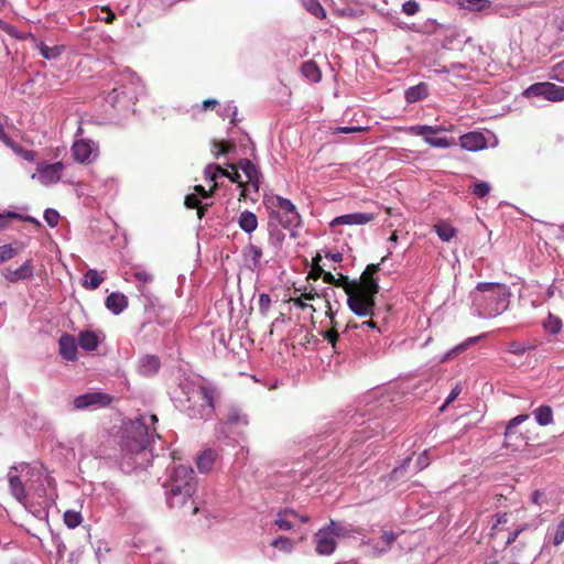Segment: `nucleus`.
<instances>
[{
	"instance_id": "obj_63",
	"label": "nucleus",
	"mask_w": 564,
	"mask_h": 564,
	"mask_svg": "<svg viewBox=\"0 0 564 564\" xmlns=\"http://www.w3.org/2000/svg\"><path fill=\"white\" fill-rule=\"evenodd\" d=\"M462 391V388L457 384L449 393V395L447 397L445 403L443 404V406L441 408V410H443L446 405H448L449 403H452L460 393Z\"/></svg>"
},
{
	"instance_id": "obj_44",
	"label": "nucleus",
	"mask_w": 564,
	"mask_h": 564,
	"mask_svg": "<svg viewBox=\"0 0 564 564\" xmlns=\"http://www.w3.org/2000/svg\"><path fill=\"white\" fill-rule=\"evenodd\" d=\"M426 143L433 148L446 149L456 144L454 138H426Z\"/></svg>"
},
{
	"instance_id": "obj_6",
	"label": "nucleus",
	"mask_w": 564,
	"mask_h": 564,
	"mask_svg": "<svg viewBox=\"0 0 564 564\" xmlns=\"http://www.w3.org/2000/svg\"><path fill=\"white\" fill-rule=\"evenodd\" d=\"M528 419L529 414H519L507 423L502 444L505 448L516 452L528 444V437L518 431V425Z\"/></svg>"
},
{
	"instance_id": "obj_48",
	"label": "nucleus",
	"mask_w": 564,
	"mask_h": 564,
	"mask_svg": "<svg viewBox=\"0 0 564 564\" xmlns=\"http://www.w3.org/2000/svg\"><path fill=\"white\" fill-rule=\"evenodd\" d=\"M490 189L491 187L488 183L476 182L471 187V193L478 198H484L489 194Z\"/></svg>"
},
{
	"instance_id": "obj_59",
	"label": "nucleus",
	"mask_w": 564,
	"mask_h": 564,
	"mask_svg": "<svg viewBox=\"0 0 564 564\" xmlns=\"http://www.w3.org/2000/svg\"><path fill=\"white\" fill-rule=\"evenodd\" d=\"M133 275L139 282L142 283H150L153 280L152 274L145 270H137L134 271Z\"/></svg>"
},
{
	"instance_id": "obj_30",
	"label": "nucleus",
	"mask_w": 564,
	"mask_h": 564,
	"mask_svg": "<svg viewBox=\"0 0 564 564\" xmlns=\"http://www.w3.org/2000/svg\"><path fill=\"white\" fill-rule=\"evenodd\" d=\"M457 4L462 9L481 12L489 9L492 3L490 0H457Z\"/></svg>"
},
{
	"instance_id": "obj_42",
	"label": "nucleus",
	"mask_w": 564,
	"mask_h": 564,
	"mask_svg": "<svg viewBox=\"0 0 564 564\" xmlns=\"http://www.w3.org/2000/svg\"><path fill=\"white\" fill-rule=\"evenodd\" d=\"M63 518H64V523L69 529L77 528L82 523V521H83V517H82L80 512L75 511V510H67V511H65Z\"/></svg>"
},
{
	"instance_id": "obj_12",
	"label": "nucleus",
	"mask_w": 564,
	"mask_h": 564,
	"mask_svg": "<svg viewBox=\"0 0 564 564\" xmlns=\"http://www.w3.org/2000/svg\"><path fill=\"white\" fill-rule=\"evenodd\" d=\"M315 551L318 555H330L337 547V542L325 527L321 528L314 535Z\"/></svg>"
},
{
	"instance_id": "obj_11",
	"label": "nucleus",
	"mask_w": 564,
	"mask_h": 564,
	"mask_svg": "<svg viewBox=\"0 0 564 564\" xmlns=\"http://www.w3.org/2000/svg\"><path fill=\"white\" fill-rule=\"evenodd\" d=\"M166 501L170 508L173 509H188L189 514H196L198 508L195 506L194 500L192 499L194 492L185 494L184 490L181 492L176 491H166Z\"/></svg>"
},
{
	"instance_id": "obj_14",
	"label": "nucleus",
	"mask_w": 564,
	"mask_h": 564,
	"mask_svg": "<svg viewBox=\"0 0 564 564\" xmlns=\"http://www.w3.org/2000/svg\"><path fill=\"white\" fill-rule=\"evenodd\" d=\"M2 275L10 283H15L21 280H28L33 276V263L32 260H26L22 265L15 270L9 268L2 271Z\"/></svg>"
},
{
	"instance_id": "obj_22",
	"label": "nucleus",
	"mask_w": 564,
	"mask_h": 564,
	"mask_svg": "<svg viewBox=\"0 0 564 564\" xmlns=\"http://www.w3.org/2000/svg\"><path fill=\"white\" fill-rule=\"evenodd\" d=\"M128 306V299L126 295L113 292L106 299V307L113 314H120Z\"/></svg>"
},
{
	"instance_id": "obj_23",
	"label": "nucleus",
	"mask_w": 564,
	"mask_h": 564,
	"mask_svg": "<svg viewBox=\"0 0 564 564\" xmlns=\"http://www.w3.org/2000/svg\"><path fill=\"white\" fill-rule=\"evenodd\" d=\"M100 344L99 337L91 330H83L78 334V345L87 351H93Z\"/></svg>"
},
{
	"instance_id": "obj_3",
	"label": "nucleus",
	"mask_w": 564,
	"mask_h": 564,
	"mask_svg": "<svg viewBox=\"0 0 564 564\" xmlns=\"http://www.w3.org/2000/svg\"><path fill=\"white\" fill-rule=\"evenodd\" d=\"M476 290L480 293H489L490 296L475 297L478 305L481 307L480 314L485 317H492L499 315L507 306L508 288L500 283L480 282L477 284Z\"/></svg>"
},
{
	"instance_id": "obj_58",
	"label": "nucleus",
	"mask_w": 564,
	"mask_h": 564,
	"mask_svg": "<svg viewBox=\"0 0 564 564\" xmlns=\"http://www.w3.org/2000/svg\"><path fill=\"white\" fill-rule=\"evenodd\" d=\"M368 127H337L334 130V133H356V132H362L368 131Z\"/></svg>"
},
{
	"instance_id": "obj_55",
	"label": "nucleus",
	"mask_w": 564,
	"mask_h": 564,
	"mask_svg": "<svg viewBox=\"0 0 564 564\" xmlns=\"http://www.w3.org/2000/svg\"><path fill=\"white\" fill-rule=\"evenodd\" d=\"M323 296L325 297V308H326L325 314L330 319V326H338V322L335 318V313L332 308V304H330L329 300L327 299V296H328L327 291H324Z\"/></svg>"
},
{
	"instance_id": "obj_36",
	"label": "nucleus",
	"mask_w": 564,
	"mask_h": 564,
	"mask_svg": "<svg viewBox=\"0 0 564 564\" xmlns=\"http://www.w3.org/2000/svg\"><path fill=\"white\" fill-rule=\"evenodd\" d=\"M397 538H398V534L392 531H386V530L382 531L381 540L384 543V546L379 547L378 545H375L373 546L375 555L379 556V555H382L383 553H386L390 549L391 544L397 540Z\"/></svg>"
},
{
	"instance_id": "obj_15",
	"label": "nucleus",
	"mask_w": 564,
	"mask_h": 564,
	"mask_svg": "<svg viewBox=\"0 0 564 564\" xmlns=\"http://www.w3.org/2000/svg\"><path fill=\"white\" fill-rule=\"evenodd\" d=\"M460 147L467 151H479L487 147V139L481 132H468L459 138Z\"/></svg>"
},
{
	"instance_id": "obj_57",
	"label": "nucleus",
	"mask_w": 564,
	"mask_h": 564,
	"mask_svg": "<svg viewBox=\"0 0 564 564\" xmlns=\"http://www.w3.org/2000/svg\"><path fill=\"white\" fill-rule=\"evenodd\" d=\"M184 204L189 209H196L200 204V199L196 194H188L185 196Z\"/></svg>"
},
{
	"instance_id": "obj_27",
	"label": "nucleus",
	"mask_w": 564,
	"mask_h": 564,
	"mask_svg": "<svg viewBox=\"0 0 564 564\" xmlns=\"http://www.w3.org/2000/svg\"><path fill=\"white\" fill-rule=\"evenodd\" d=\"M429 95V88L425 83H420L405 90V100L410 104L424 99Z\"/></svg>"
},
{
	"instance_id": "obj_39",
	"label": "nucleus",
	"mask_w": 564,
	"mask_h": 564,
	"mask_svg": "<svg viewBox=\"0 0 564 564\" xmlns=\"http://www.w3.org/2000/svg\"><path fill=\"white\" fill-rule=\"evenodd\" d=\"M408 132L413 135L423 137L424 141L426 142V138H431V135L434 134V126H427V124L411 126L408 128Z\"/></svg>"
},
{
	"instance_id": "obj_10",
	"label": "nucleus",
	"mask_w": 564,
	"mask_h": 564,
	"mask_svg": "<svg viewBox=\"0 0 564 564\" xmlns=\"http://www.w3.org/2000/svg\"><path fill=\"white\" fill-rule=\"evenodd\" d=\"M72 154L76 162L89 164L98 156V147L90 140L80 139L73 143Z\"/></svg>"
},
{
	"instance_id": "obj_41",
	"label": "nucleus",
	"mask_w": 564,
	"mask_h": 564,
	"mask_svg": "<svg viewBox=\"0 0 564 564\" xmlns=\"http://www.w3.org/2000/svg\"><path fill=\"white\" fill-rule=\"evenodd\" d=\"M543 327L547 333L558 334L562 329V321L560 317L549 314L546 321L543 323Z\"/></svg>"
},
{
	"instance_id": "obj_54",
	"label": "nucleus",
	"mask_w": 564,
	"mask_h": 564,
	"mask_svg": "<svg viewBox=\"0 0 564 564\" xmlns=\"http://www.w3.org/2000/svg\"><path fill=\"white\" fill-rule=\"evenodd\" d=\"M364 326H367V327H370V328H378L377 323L372 319V317H370V319L365 321L361 324H357V323H354V322H348L347 325H346L345 330L343 332V334L347 333L349 329L360 328V327H364Z\"/></svg>"
},
{
	"instance_id": "obj_46",
	"label": "nucleus",
	"mask_w": 564,
	"mask_h": 564,
	"mask_svg": "<svg viewBox=\"0 0 564 564\" xmlns=\"http://www.w3.org/2000/svg\"><path fill=\"white\" fill-rule=\"evenodd\" d=\"M205 177L210 181H216L219 175H227V170L218 164H208L204 171Z\"/></svg>"
},
{
	"instance_id": "obj_17",
	"label": "nucleus",
	"mask_w": 564,
	"mask_h": 564,
	"mask_svg": "<svg viewBox=\"0 0 564 564\" xmlns=\"http://www.w3.org/2000/svg\"><path fill=\"white\" fill-rule=\"evenodd\" d=\"M245 264L251 271H257L261 267L262 249L253 243H249L242 250Z\"/></svg>"
},
{
	"instance_id": "obj_51",
	"label": "nucleus",
	"mask_w": 564,
	"mask_h": 564,
	"mask_svg": "<svg viewBox=\"0 0 564 564\" xmlns=\"http://www.w3.org/2000/svg\"><path fill=\"white\" fill-rule=\"evenodd\" d=\"M420 11V4L415 0H408L402 4V12L409 17L415 15Z\"/></svg>"
},
{
	"instance_id": "obj_7",
	"label": "nucleus",
	"mask_w": 564,
	"mask_h": 564,
	"mask_svg": "<svg viewBox=\"0 0 564 564\" xmlns=\"http://www.w3.org/2000/svg\"><path fill=\"white\" fill-rule=\"evenodd\" d=\"M113 398L101 391L87 392L74 400V409L86 410L91 408H106L111 404Z\"/></svg>"
},
{
	"instance_id": "obj_34",
	"label": "nucleus",
	"mask_w": 564,
	"mask_h": 564,
	"mask_svg": "<svg viewBox=\"0 0 564 564\" xmlns=\"http://www.w3.org/2000/svg\"><path fill=\"white\" fill-rule=\"evenodd\" d=\"M434 229L443 241H449L456 235V229L445 221H441L434 226Z\"/></svg>"
},
{
	"instance_id": "obj_9",
	"label": "nucleus",
	"mask_w": 564,
	"mask_h": 564,
	"mask_svg": "<svg viewBox=\"0 0 564 564\" xmlns=\"http://www.w3.org/2000/svg\"><path fill=\"white\" fill-rule=\"evenodd\" d=\"M64 170L62 162L46 163L40 162L36 165V173L32 175V178L39 177V181L43 185L55 184L61 180Z\"/></svg>"
},
{
	"instance_id": "obj_16",
	"label": "nucleus",
	"mask_w": 564,
	"mask_h": 564,
	"mask_svg": "<svg viewBox=\"0 0 564 564\" xmlns=\"http://www.w3.org/2000/svg\"><path fill=\"white\" fill-rule=\"evenodd\" d=\"M58 351L63 359L74 361L77 359V343L74 336L64 333L58 340Z\"/></svg>"
},
{
	"instance_id": "obj_13",
	"label": "nucleus",
	"mask_w": 564,
	"mask_h": 564,
	"mask_svg": "<svg viewBox=\"0 0 564 564\" xmlns=\"http://www.w3.org/2000/svg\"><path fill=\"white\" fill-rule=\"evenodd\" d=\"M376 218V215L372 213H354L341 215L334 218L330 223L332 227L339 225H366L372 221Z\"/></svg>"
},
{
	"instance_id": "obj_8",
	"label": "nucleus",
	"mask_w": 564,
	"mask_h": 564,
	"mask_svg": "<svg viewBox=\"0 0 564 564\" xmlns=\"http://www.w3.org/2000/svg\"><path fill=\"white\" fill-rule=\"evenodd\" d=\"M525 94L543 97L550 101H562L564 100V86H557L550 82L535 83L525 90Z\"/></svg>"
},
{
	"instance_id": "obj_47",
	"label": "nucleus",
	"mask_w": 564,
	"mask_h": 564,
	"mask_svg": "<svg viewBox=\"0 0 564 564\" xmlns=\"http://www.w3.org/2000/svg\"><path fill=\"white\" fill-rule=\"evenodd\" d=\"M323 338L332 345V347L337 351V341L339 340V333L337 326H330L329 329L321 333Z\"/></svg>"
},
{
	"instance_id": "obj_1",
	"label": "nucleus",
	"mask_w": 564,
	"mask_h": 564,
	"mask_svg": "<svg viewBox=\"0 0 564 564\" xmlns=\"http://www.w3.org/2000/svg\"><path fill=\"white\" fill-rule=\"evenodd\" d=\"M158 417L154 414H141L139 417L131 420L124 427L123 435L120 441V448L123 456L133 457V464L137 467H143L148 462V447L156 434L154 424Z\"/></svg>"
},
{
	"instance_id": "obj_5",
	"label": "nucleus",
	"mask_w": 564,
	"mask_h": 564,
	"mask_svg": "<svg viewBox=\"0 0 564 564\" xmlns=\"http://www.w3.org/2000/svg\"><path fill=\"white\" fill-rule=\"evenodd\" d=\"M166 491L181 492H195L196 482L194 470L191 466L178 465L171 473L170 477L164 482Z\"/></svg>"
},
{
	"instance_id": "obj_20",
	"label": "nucleus",
	"mask_w": 564,
	"mask_h": 564,
	"mask_svg": "<svg viewBox=\"0 0 564 564\" xmlns=\"http://www.w3.org/2000/svg\"><path fill=\"white\" fill-rule=\"evenodd\" d=\"M219 454L213 448H206L198 454L196 458V466L199 473L207 474L213 469V466L218 458Z\"/></svg>"
},
{
	"instance_id": "obj_2",
	"label": "nucleus",
	"mask_w": 564,
	"mask_h": 564,
	"mask_svg": "<svg viewBox=\"0 0 564 564\" xmlns=\"http://www.w3.org/2000/svg\"><path fill=\"white\" fill-rule=\"evenodd\" d=\"M380 263H371L366 267L358 279V284L347 294L349 310L359 317H373L376 296L380 286L375 274L381 269Z\"/></svg>"
},
{
	"instance_id": "obj_29",
	"label": "nucleus",
	"mask_w": 564,
	"mask_h": 564,
	"mask_svg": "<svg viewBox=\"0 0 564 564\" xmlns=\"http://www.w3.org/2000/svg\"><path fill=\"white\" fill-rule=\"evenodd\" d=\"M238 224L245 232L251 234L258 227V219L252 212L245 210L240 214Z\"/></svg>"
},
{
	"instance_id": "obj_56",
	"label": "nucleus",
	"mask_w": 564,
	"mask_h": 564,
	"mask_svg": "<svg viewBox=\"0 0 564 564\" xmlns=\"http://www.w3.org/2000/svg\"><path fill=\"white\" fill-rule=\"evenodd\" d=\"M564 541V517L561 519V521L557 524L553 543L554 545H560Z\"/></svg>"
},
{
	"instance_id": "obj_64",
	"label": "nucleus",
	"mask_w": 564,
	"mask_h": 564,
	"mask_svg": "<svg viewBox=\"0 0 564 564\" xmlns=\"http://www.w3.org/2000/svg\"><path fill=\"white\" fill-rule=\"evenodd\" d=\"M417 466H419V469H424L425 467H427L430 465V458L426 454V452H424L419 458H417Z\"/></svg>"
},
{
	"instance_id": "obj_21",
	"label": "nucleus",
	"mask_w": 564,
	"mask_h": 564,
	"mask_svg": "<svg viewBox=\"0 0 564 564\" xmlns=\"http://www.w3.org/2000/svg\"><path fill=\"white\" fill-rule=\"evenodd\" d=\"M328 529L329 533L335 538H349L355 533H359V530L354 528L352 525H346L340 522L330 520L328 524L324 525Z\"/></svg>"
},
{
	"instance_id": "obj_45",
	"label": "nucleus",
	"mask_w": 564,
	"mask_h": 564,
	"mask_svg": "<svg viewBox=\"0 0 564 564\" xmlns=\"http://www.w3.org/2000/svg\"><path fill=\"white\" fill-rule=\"evenodd\" d=\"M303 4L316 18H325V10L318 0H303Z\"/></svg>"
},
{
	"instance_id": "obj_52",
	"label": "nucleus",
	"mask_w": 564,
	"mask_h": 564,
	"mask_svg": "<svg viewBox=\"0 0 564 564\" xmlns=\"http://www.w3.org/2000/svg\"><path fill=\"white\" fill-rule=\"evenodd\" d=\"M44 219L50 227H55L59 221V214L55 209L47 208L44 212Z\"/></svg>"
},
{
	"instance_id": "obj_35",
	"label": "nucleus",
	"mask_w": 564,
	"mask_h": 564,
	"mask_svg": "<svg viewBox=\"0 0 564 564\" xmlns=\"http://www.w3.org/2000/svg\"><path fill=\"white\" fill-rule=\"evenodd\" d=\"M228 167L231 170V172L227 171V175L225 176L228 177L231 182L238 183L239 187H241L240 199L246 198V192L249 183L240 181V174L238 172L239 169L236 164H228Z\"/></svg>"
},
{
	"instance_id": "obj_32",
	"label": "nucleus",
	"mask_w": 564,
	"mask_h": 564,
	"mask_svg": "<svg viewBox=\"0 0 564 564\" xmlns=\"http://www.w3.org/2000/svg\"><path fill=\"white\" fill-rule=\"evenodd\" d=\"M104 279L99 275V273L89 269L84 275L83 286L87 290H96L102 283Z\"/></svg>"
},
{
	"instance_id": "obj_31",
	"label": "nucleus",
	"mask_w": 564,
	"mask_h": 564,
	"mask_svg": "<svg viewBox=\"0 0 564 564\" xmlns=\"http://www.w3.org/2000/svg\"><path fill=\"white\" fill-rule=\"evenodd\" d=\"M539 425L545 426L553 422V410L550 405H541L533 412Z\"/></svg>"
},
{
	"instance_id": "obj_28",
	"label": "nucleus",
	"mask_w": 564,
	"mask_h": 564,
	"mask_svg": "<svg viewBox=\"0 0 564 564\" xmlns=\"http://www.w3.org/2000/svg\"><path fill=\"white\" fill-rule=\"evenodd\" d=\"M297 517V512L293 509H284L276 513L275 518V525L280 530H291L293 528V523L291 521V518Z\"/></svg>"
},
{
	"instance_id": "obj_60",
	"label": "nucleus",
	"mask_w": 564,
	"mask_h": 564,
	"mask_svg": "<svg viewBox=\"0 0 564 564\" xmlns=\"http://www.w3.org/2000/svg\"><path fill=\"white\" fill-rule=\"evenodd\" d=\"M217 184L215 183L213 187L209 191H206L203 185H196L194 187V191L196 192V195H200L205 198L210 197L214 193V189L216 188Z\"/></svg>"
},
{
	"instance_id": "obj_61",
	"label": "nucleus",
	"mask_w": 564,
	"mask_h": 564,
	"mask_svg": "<svg viewBox=\"0 0 564 564\" xmlns=\"http://www.w3.org/2000/svg\"><path fill=\"white\" fill-rule=\"evenodd\" d=\"M290 302H292L295 306L302 310L310 307L313 312H316V308L313 305H308L307 303H305V301L301 296L291 297Z\"/></svg>"
},
{
	"instance_id": "obj_4",
	"label": "nucleus",
	"mask_w": 564,
	"mask_h": 564,
	"mask_svg": "<svg viewBox=\"0 0 564 564\" xmlns=\"http://www.w3.org/2000/svg\"><path fill=\"white\" fill-rule=\"evenodd\" d=\"M264 204L269 208H278L281 213L276 214L279 223L284 228L297 227L301 223L300 214L295 205L290 200L279 195H270L264 198Z\"/></svg>"
},
{
	"instance_id": "obj_24",
	"label": "nucleus",
	"mask_w": 564,
	"mask_h": 564,
	"mask_svg": "<svg viewBox=\"0 0 564 564\" xmlns=\"http://www.w3.org/2000/svg\"><path fill=\"white\" fill-rule=\"evenodd\" d=\"M161 362L154 355H145L140 359V372L144 376H152L160 369Z\"/></svg>"
},
{
	"instance_id": "obj_49",
	"label": "nucleus",
	"mask_w": 564,
	"mask_h": 564,
	"mask_svg": "<svg viewBox=\"0 0 564 564\" xmlns=\"http://www.w3.org/2000/svg\"><path fill=\"white\" fill-rule=\"evenodd\" d=\"M18 254V249L11 245L0 246V263L11 260Z\"/></svg>"
},
{
	"instance_id": "obj_37",
	"label": "nucleus",
	"mask_w": 564,
	"mask_h": 564,
	"mask_svg": "<svg viewBox=\"0 0 564 564\" xmlns=\"http://www.w3.org/2000/svg\"><path fill=\"white\" fill-rule=\"evenodd\" d=\"M199 393L205 401V403L210 408L214 409V402L217 398L218 393L217 390L208 384H203L199 387Z\"/></svg>"
},
{
	"instance_id": "obj_40",
	"label": "nucleus",
	"mask_w": 564,
	"mask_h": 564,
	"mask_svg": "<svg viewBox=\"0 0 564 564\" xmlns=\"http://www.w3.org/2000/svg\"><path fill=\"white\" fill-rule=\"evenodd\" d=\"M271 545L286 554H290L294 550V542L286 536H279L272 541Z\"/></svg>"
},
{
	"instance_id": "obj_50",
	"label": "nucleus",
	"mask_w": 564,
	"mask_h": 564,
	"mask_svg": "<svg viewBox=\"0 0 564 564\" xmlns=\"http://www.w3.org/2000/svg\"><path fill=\"white\" fill-rule=\"evenodd\" d=\"M322 260L321 256L317 254L314 259H313V265H312V269L311 271L308 272V276L307 279H313V280H317L322 276V274L324 273V270L323 268L319 265V261Z\"/></svg>"
},
{
	"instance_id": "obj_25",
	"label": "nucleus",
	"mask_w": 564,
	"mask_h": 564,
	"mask_svg": "<svg viewBox=\"0 0 564 564\" xmlns=\"http://www.w3.org/2000/svg\"><path fill=\"white\" fill-rule=\"evenodd\" d=\"M9 149H11L17 155L21 156L28 162H34L36 159V152L33 150H28L23 148L21 144L13 141L10 137L3 142Z\"/></svg>"
},
{
	"instance_id": "obj_43",
	"label": "nucleus",
	"mask_w": 564,
	"mask_h": 564,
	"mask_svg": "<svg viewBox=\"0 0 564 564\" xmlns=\"http://www.w3.org/2000/svg\"><path fill=\"white\" fill-rule=\"evenodd\" d=\"M358 284V280H350L347 275L339 274L338 278H335L334 285L337 288H341L346 294H348L355 285Z\"/></svg>"
},
{
	"instance_id": "obj_62",
	"label": "nucleus",
	"mask_w": 564,
	"mask_h": 564,
	"mask_svg": "<svg viewBox=\"0 0 564 564\" xmlns=\"http://www.w3.org/2000/svg\"><path fill=\"white\" fill-rule=\"evenodd\" d=\"M527 350V347L521 343L513 341L509 346V351L516 355H522Z\"/></svg>"
},
{
	"instance_id": "obj_19",
	"label": "nucleus",
	"mask_w": 564,
	"mask_h": 564,
	"mask_svg": "<svg viewBox=\"0 0 564 564\" xmlns=\"http://www.w3.org/2000/svg\"><path fill=\"white\" fill-rule=\"evenodd\" d=\"M236 165L245 173L248 183L258 192L260 184V172L258 167L249 159H241Z\"/></svg>"
},
{
	"instance_id": "obj_53",
	"label": "nucleus",
	"mask_w": 564,
	"mask_h": 564,
	"mask_svg": "<svg viewBox=\"0 0 564 564\" xmlns=\"http://www.w3.org/2000/svg\"><path fill=\"white\" fill-rule=\"evenodd\" d=\"M22 218V216L14 212H6L0 214V230L9 226L10 219Z\"/></svg>"
},
{
	"instance_id": "obj_33",
	"label": "nucleus",
	"mask_w": 564,
	"mask_h": 564,
	"mask_svg": "<svg viewBox=\"0 0 564 564\" xmlns=\"http://www.w3.org/2000/svg\"><path fill=\"white\" fill-rule=\"evenodd\" d=\"M236 149L235 144L230 141H218L214 140L212 142V153L215 158L219 155H226L228 153L234 152Z\"/></svg>"
},
{
	"instance_id": "obj_26",
	"label": "nucleus",
	"mask_w": 564,
	"mask_h": 564,
	"mask_svg": "<svg viewBox=\"0 0 564 564\" xmlns=\"http://www.w3.org/2000/svg\"><path fill=\"white\" fill-rule=\"evenodd\" d=\"M301 73L312 83H318L322 79V70L314 61L304 62L301 66Z\"/></svg>"
},
{
	"instance_id": "obj_38",
	"label": "nucleus",
	"mask_w": 564,
	"mask_h": 564,
	"mask_svg": "<svg viewBox=\"0 0 564 564\" xmlns=\"http://www.w3.org/2000/svg\"><path fill=\"white\" fill-rule=\"evenodd\" d=\"M39 51L42 57L46 59H53L61 55L63 46H48L45 43L41 42L39 44Z\"/></svg>"
},
{
	"instance_id": "obj_18",
	"label": "nucleus",
	"mask_w": 564,
	"mask_h": 564,
	"mask_svg": "<svg viewBox=\"0 0 564 564\" xmlns=\"http://www.w3.org/2000/svg\"><path fill=\"white\" fill-rule=\"evenodd\" d=\"M18 467L13 466L10 468L8 473V482L10 487V491L12 496L20 502L25 500L26 498V491L25 487L20 478V476L17 474Z\"/></svg>"
}]
</instances>
